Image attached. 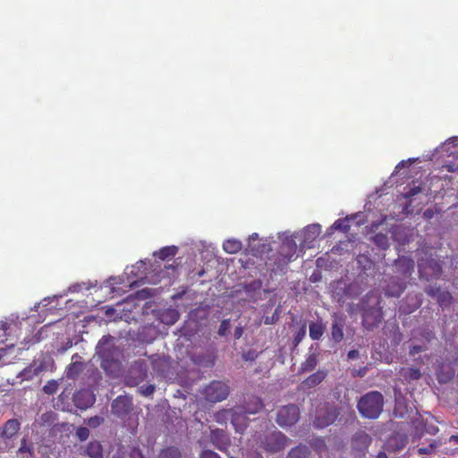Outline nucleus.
Listing matches in <instances>:
<instances>
[{
  "instance_id": "24",
  "label": "nucleus",
  "mask_w": 458,
  "mask_h": 458,
  "mask_svg": "<svg viewBox=\"0 0 458 458\" xmlns=\"http://www.w3.org/2000/svg\"><path fill=\"white\" fill-rule=\"evenodd\" d=\"M241 241L236 239H228L223 243V250L229 254L238 253L242 250Z\"/></svg>"
},
{
  "instance_id": "51",
  "label": "nucleus",
  "mask_w": 458,
  "mask_h": 458,
  "mask_svg": "<svg viewBox=\"0 0 458 458\" xmlns=\"http://www.w3.org/2000/svg\"><path fill=\"white\" fill-rule=\"evenodd\" d=\"M447 171L449 172H457L458 173V165H446Z\"/></svg>"
},
{
  "instance_id": "54",
  "label": "nucleus",
  "mask_w": 458,
  "mask_h": 458,
  "mask_svg": "<svg viewBox=\"0 0 458 458\" xmlns=\"http://www.w3.org/2000/svg\"><path fill=\"white\" fill-rule=\"evenodd\" d=\"M376 458H388L386 454L380 453Z\"/></svg>"
},
{
  "instance_id": "10",
  "label": "nucleus",
  "mask_w": 458,
  "mask_h": 458,
  "mask_svg": "<svg viewBox=\"0 0 458 458\" xmlns=\"http://www.w3.org/2000/svg\"><path fill=\"white\" fill-rule=\"evenodd\" d=\"M132 398L127 395L117 396L111 404L113 414L119 418L127 416L132 410Z\"/></svg>"
},
{
  "instance_id": "42",
  "label": "nucleus",
  "mask_w": 458,
  "mask_h": 458,
  "mask_svg": "<svg viewBox=\"0 0 458 458\" xmlns=\"http://www.w3.org/2000/svg\"><path fill=\"white\" fill-rule=\"evenodd\" d=\"M426 350V347L423 346V345H412L411 348H410V351H409V354L411 356H414L416 355L417 353H420L423 351Z\"/></svg>"
},
{
  "instance_id": "32",
  "label": "nucleus",
  "mask_w": 458,
  "mask_h": 458,
  "mask_svg": "<svg viewBox=\"0 0 458 458\" xmlns=\"http://www.w3.org/2000/svg\"><path fill=\"white\" fill-rule=\"evenodd\" d=\"M441 445L439 440H433L428 446L420 447L418 453L420 454H429Z\"/></svg>"
},
{
  "instance_id": "38",
  "label": "nucleus",
  "mask_w": 458,
  "mask_h": 458,
  "mask_svg": "<svg viewBox=\"0 0 458 458\" xmlns=\"http://www.w3.org/2000/svg\"><path fill=\"white\" fill-rule=\"evenodd\" d=\"M306 335V326L303 325L294 336V344L298 345Z\"/></svg>"
},
{
  "instance_id": "37",
  "label": "nucleus",
  "mask_w": 458,
  "mask_h": 458,
  "mask_svg": "<svg viewBox=\"0 0 458 458\" xmlns=\"http://www.w3.org/2000/svg\"><path fill=\"white\" fill-rule=\"evenodd\" d=\"M104 421V419L102 417H99V416H93V417H90L89 419H88V425L90 427V428H97L98 427L100 424H102Z\"/></svg>"
},
{
  "instance_id": "23",
  "label": "nucleus",
  "mask_w": 458,
  "mask_h": 458,
  "mask_svg": "<svg viewBox=\"0 0 458 458\" xmlns=\"http://www.w3.org/2000/svg\"><path fill=\"white\" fill-rule=\"evenodd\" d=\"M85 453L91 458H103V448L98 441L89 442Z\"/></svg>"
},
{
  "instance_id": "14",
  "label": "nucleus",
  "mask_w": 458,
  "mask_h": 458,
  "mask_svg": "<svg viewBox=\"0 0 458 458\" xmlns=\"http://www.w3.org/2000/svg\"><path fill=\"white\" fill-rule=\"evenodd\" d=\"M78 359H81L78 353L72 355V362L70 363L65 369V377L68 379L75 380L84 369V364L78 360Z\"/></svg>"
},
{
  "instance_id": "5",
  "label": "nucleus",
  "mask_w": 458,
  "mask_h": 458,
  "mask_svg": "<svg viewBox=\"0 0 458 458\" xmlns=\"http://www.w3.org/2000/svg\"><path fill=\"white\" fill-rule=\"evenodd\" d=\"M299 419V407L296 404H287L277 411L276 421L281 428H287L295 425Z\"/></svg>"
},
{
  "instance_id": "50",
  "label": "nucleus",
  "mask_w": 458,
  "mask_h": 458,
  "mask_svg": "<svg viewBox=\"0 0 458 458\" xmlns=\"http://www.w3.org/2000/svg\"><path fill=\"white\" fill-rule=\"evenodd\" d=\"M366 372H367V368L363 367V368L360 369L359 370H357L355 375L359 376V377H364L366 375Z\"/></svg>"
},
{
  "instance_id": "4",
  "label": "nucleus",
  "mask_w": 458,
  "mask_h": 458,
  "mask_svg": "<svg viewBox=\"0 0 458 458\" xmlns=\"http://www.w3.org/2000/svg\"><path fill=\"white\" fill-rule=\"evenodd\" d=\"M229 393L228 385L219 380H213L203 390L205 399L210 403H217L226 399Z\"/></svg>"
},
{
  "instance_id": "17",
  "label": "nucleus",
  "mask_w": 458,
  "mask_h": 458,
  "mask_svg": "<svg viewBox=\"0 0 458 458\" xmlns=\"http://www.w3.org/2000/svg\"><path fill=\"white\" fill-rule=\"evenodd\" d=\"M396 271L400 273L404 278L409 277L414 269V261L407 257L399 258L394 262Z\"/></svg>"
},
{
  "instance_id": "47",
  "label": "nucleus",
  "mask_w": 458,
  "mask_h": 458,
  "mask_svg": "<svg viewBox=\"0 0 458 458\" xmlns=\"http://www.w3.org/2000/svg\"><path fill=\"white\" fill-rule=\"evenodd\" d=\"M360 356V353L357 350H351L348 352L347 353V357L348 359L350 360H355V359H358Z\"/></svg>"
},
{
  "instance_id": "29",
  "label": "nucleus",
  "mask_w": 458,
  "mask_h": 458,
  "mask_svg": "<svg viewBox=\"0 0 458 458\" xmlns=\"http://www.w3.org/2000/svg\"><path fill=\"white\" fill-rule=\"evenodd\" d=\"M437 301L442 308H445L452 304L453 296L449 292L442 291L437 294Z\"/></svg>"
},
{
  "instance_id": "46",
  "label": "nucleus",
  "mask_w": 458,
  "mask_h": 458,
  "mask_svg": "<svg viewBox=\"0 0 458 458\" xmlns=\"http://www.w3.org/2000/svg\"><path fill=\"white\" fill-rule=\"evenodd\" d=\"M425 430L427 433H428L430 435H436L439 429H438L437 426H436V425H428V426H426Z\"/></svg>"
},
{
  "instance_id": "39",
  "label": "nucleus",
  "mask_w": 458,
  "mask_h": 458,
  "mask_svg": "<svg viewBox=\"0 0 458 458\" xmlns=\"http://www.w3.org/2000/svg\"><path fill=\"white\" fill-rule=\"evenodd\" d=\"M420 186H413L403 193L405 199H410L421 191Z\"/></svg>"
},
{
  "instance_id": "48",
  "label": "nucleus",
  "mask_w": 458,
  "mask_h": 458,
  "mask_svg": "<svg viewBox=\"0 0 458 458\" xmlns=\"http://www.w3.org/2000/svg\"><path fill=\"white\" fill-rule=\"evenodd\" d=\"M242 334H243V327L241 326L236 327V328L234 330V337L236 339H240L242 336Z\"/></svg>"
},
{
  "instance_id": "28",
  "label": "nucleus",
  "mask_w": 458,
  "mask_h": 458,
  "mask_svg": "<svg viewBox=\"0 0 458 458\" xmlns=\"http://www.w3.org/2000/svg\"><path fill=\"white\" fill-rule=\"evenodd\" d=\"M372 242L382 250H386L389 247V239L386 233H376L372 238Z\"/></svg>"
},
{
  "instance_id": "8",
  "label": "nucleus",
  "mask_w": 458,
  "mask_h": 458,
  "mask_svg": "<svg viewBox=\"0 0 458 458\" xmlns=\"http://www.w3.org/2000/svg\"><path fill=\"white\" fill-rule=\"evenodd\" d=\"M380 301H377V306L363 309L362 325L366 329L371 330L377 327L383 319V310L379 306Z\"/></svg>"
},
{
  "instance_id": "18",
  "label": "nucleus",
  "mask_w": 458,
  "mask_h": 458,
  "mask_svg": "<svg viewBox=\"0 0 458 458\" xmlns=\"http://www.w3.org/2000/svg\"><path fill=\"white\" fill-rule=\"evenodd\" d=\"M74 402L80 409H87L95 402V397L88 391L79 392L74 395Z\"/></svg>"
},
{
  "instance_id": "1",
  "label": "nucleus",
  "mask_w": 458,
  "mask_h": 458,
  "mask_svg": "<svg viewBox=\"0 0 458 458\" xmlns=\"http://www.w3.org/2000/svg\"><path fill=\"white\" fill-rule=\"evenodd\" d=\"M384 405V397L377 391H371L360 397L357 408L365 418L377 419L381 414Z\"/></svg>"
},
{
  "instance_id": "30",
  "label": "nucleus",
  "mask_w": 458,
  "mask_h": 458,
  "mask_svg": "<svg viewBox=\"0 0 458 458\" xmlns=\"http://www.w3.org/2000/svg\"><path fill=\"white\" fill-rule=\"evenodd\" d=\"M318 360L315 354H310L305 360L304 362L301 363V370L302 372H308L313 370L317 366Z\"/></svg>"
},
{
  "instance_id": "44",
  "label": "nucleus",
  "mask_w": 458,
  "mask_h": 458,
  "mask_svg": "<svg viewBox=\"0 0 458 458\" xmlns=\"http://www.w3.org/2000/svg\"><path fill=\"white\" fill-rule=\"evenodd\" d=\"M57 389V386L55 382L49 383L44 386V391L46 394H54Z\"/></svg>"
},
{
  "instance_id": "22",
  "label": "nucleus",
  "mask_w": 458,
  "mask_h": 458,
  "mask_svg": "<svg viewBox=\"0 0 458 458\" xmlns=\"http://www.w3.org/2000/svg\"><path fill=\"white\" fill-rule=\"evenodd\" d=\"M310 454V448L305 445H299L292 448L286 458H309Z\"/></svg>"
},
{
  "instance_id": "45",
  "label": "nucleus",
  "mask_w": 458,
  "mask_h": 458,
  "mask_svg": "<svg viewBox=\"0 0 458 458\" xmlns=\"http://www.w3.org/2000/svg\"><path fill=\"white\" fill-rule=\"evenodd\" d=\"M130 458H145L141 451L137 448H133L130 453Z\"/></svg>"
},
{
  "instance_id": "6",
  "label": "nucleus",
  "mask_w": 458,
  "mask_h": 458,
  "mask_svg": "<svg viewBox=\"0 0 458 458\" xmlns=\"http://www.w3.org/2000/svg\"><path fill=\"white\" fill-rule=\"evenodd\" d=\"M290 439L280 431H274L265 437L262 442L265 450L270 453H277L284 450Z\"/></svg>"
},
{
  "instance_id": "2",
  "label": "nucleus",
  "mask_w": 458,
  "mask_h": 458,
  "mask_svg": "<svg viewBox=\"0 0 458 458\" xmlns=\"http://www.w3.org/2000/svg\"><path fill=\"white\" fill-rule=\"evenodd\" d=\"M338 416L339 411L334 403H321L316 408L312 423L316 428H325L332 425Z\"/></svg>"
},
{
  "instance_id": "20",
  "label": "nucleus",
  "mask_w": 458,
  "mask_h": 458,
  "mask_svg": "<svg viewBox=\"0 0 458 458\" xmlns=\"http://www.w3.org/2000/svg\"><path fill=\"white\" fill-rule=\"evenodd\" d=\"M326 331V326L322 321H312L309 325L310 337L314 340H319Z\"/></svg>"
},
{
  "instance_id": "9",
  "label": "nucleus",
  "mask_w": 458,
  "mask_h": 458,
  "mask_svg": "<svg viewBox=\"0 0 458 458\" xmlns=\"http://www.w3.org/2000/svg\"><path fill=\"white\" fill-rule=\"evenodd\" d=\"M296 248V243L293 241H287L282 244L278 252V257L275 261L277 269L283 270L292 260H293Z\"/></svg>"
},
{
  "instance_id": "11",
  "label": "nucleus",
  "mask_w": 458,
  "mask_h": 458,
  "mask_svg": "<svg viewBox=\"0 0 458 458\" xmlns=\"http://www.w3.org/2000/svg\"><path fill=\"white\" fill-rule=\"evenodd\" d=\"M321 226L318 224H312L305 227L302 232V241L301 246L302 248H312L313 242L319 236Z\"/></svg>"
},
{
  "instance_id": "40",
  "label": "nucleus",
  "mask_w": 458,
  "mask_h": 458,
  "mask_svg": "<svg viewBox=\"0 0 458 458\" xmlns=\"http://www.w3.org/2000/svg\"><path fill=\"white\" fill-rule=\"evenodd\" d=\"M156 387L154 385H148L140 387V393L144 396H149L154 394Z\"/></svg>"
},
{
  "instance_id": "12",
  "label": "nucleus",
  "mask_w": 458,
  "mask_h": 458,
  "mask_svg": "<svg viewBox=\"0 0 458 458\" xmlns=\"http://www.w3.org/2000/svg\"><path fill=\"white\" fill-rule=\"evenodd\" d=\"M21 422L17 419H10L0 427V439L9 440L18 434Z\"/></svg>"
},
{
  "instance_id": "21",
  "label": "nucleus",
  "mask_w": 458,
  "mask_h": 458,
  "mask_svg": "<svg viewBox=\"0 0 458 458\" xmlns=\"http://www.w3.org/2000/svg\"><path fill=\"white\" fill-rule=\"evenodd\" d=\"M327 377V373L322 370H318L317 372L309 376L303 382L302 385L308 388L315 387L319 385Z\"/></svg>"
},
{
  "instance_id": "3",
  "label": "nucleus",
  "mask_w": 458,
  "mask_h": 458,
  "mask_svg": "<svg viewBox=\"0 0 458 458\" xmlns=\"http://www.w3.org/2000/svg\"><path fill=\"white\" fill-rule=\"evenodd\" d=\"M264 408V403L259 397L251 396L244 406L240 407V411L232 414V423L236 430H242L247 426L246 414H256Z\"/></svg>"
},
{
  "instance_id": "33",
  "label": "nucleus",
  "mask_w": 458,
  "mask_h": 458,
  "mask_svg": "<svg viewBox=\"0 0 458 458\" xmlns=\"http://www.w3.org/2000/svg\"><path fill=\"white\" fill-rule=\"evenodd\" d=\"M311 446L318 452L325 451L327 449L326 442L323 438L318 437L312 440L310 443Z\"/></svg>"
},
{
  "instance_id": "13",
  "label": "nucleus",
  "mask_w": 458,
  "mask_h": 458,
  "mask_svg": "<svg viewBox=\"0 0 458 458\" xmlns=\"http://www.w3.org/2000/svg\"><path fill=\"white\" fill-rule=\"evenodd\" d=\"M371 443L370 436L363 430H360L354 434L352 438V447L359 452L365 451Z\"/></svg>"
},
{
  "instance_id": "31",
  "label": "nucleus",
  "mask_w": 458,
  "mask_h": 458,
  "mask_svg": "<svg viewBox=\"0 0 458 458\" xmlns=\"http://www.w3.org/2000/svg\"><path fill=\"white\" fill-rule=\"evenodd\" d=\"M349 218H339L337 219L332 225V228L335 230H338L344 233H346L350 230Z\"/></svg>"
},
{
  "instance_id": "15",
  "label": "nucleus",
  "mask_w": 458,
  "mask_h": 458,
  "mask_svg": "<svg viewBox=\"0 0 458 458\" xmlns=\"http://www.w3.org/2000/svg\"><path fill=\"white\" fill-rule=\"evenodd\" d=\"M212 444L220 451L225 452L230 445V439L223 430H213L210 435Z\"/></svg>"
},
{
  "instance_id": "27",
  "label": "nucleus",
  "mask_w": 458,
  "mask_h": 458,
  "mask_svg": "<svg viewBox=\"0 0 458 458\" xmlns=\"http://www.w3.org/2000/svg\"><path fill=\"white\" fill-rule=\"evenodd\" d=\"M158 458H182V454L179 448L168 446L160 451Z\"/></svg>"
},
{
  "instance_id": "19",
  "label": "nucleus",
  "mask_w": 458,
  "mask_h": 458,
  "mask_svg": "<svg viewBox=\"0 0 458 458\" xmlns=\"http://www.w3.org/2000/svg\"><path fill=\"white\" fill-rule=\"evenodd\" d=\"M399 374L408 383L419 380L422 377L420 369L412 367L402 368Z\"/></svg>"
},
{
  "instance_id": "41",
  "label": "nucleus",
  "mask_w": 458,
  "mask_h": 458,
  "mask_svg": "<svg viewBox=\"0 0 458 458\" xmlns=\"http://www.w3.org/2000/svg\"><path fill=\"white\" fill-rule=\"evenodd\" d=\"M441 289L439 287H436V286H429L428 288L425 289V293L432 297V298H436L437 299V294H439V293H441Z\"/></svg>"
},
{
  "instance_id": "26",
  "label": "nucleus",
  "mask_w": 458,
  "mask_h": 458,
  "mask_svg": "<svg viewBox=\"0 0 458 458\" xmlns=\"http://www.w3.org/2000/svg\"><path fill=\"white\" fill-rule=\"evenodd\" d=\"M177 253V247L175 246H166L160 249L157 252H155L154 255L157 257L161 260H165L171 258H174Z\"/></svg>"
},
{
  "instance_id": "52",
  "label": "nucleus",
  "mask_w": 458,
  "mask_h": 458,
  "mask_svg": "<svg viewBox=\"0 0 458 458\" xmlns=\"http://www.w3.org/2000/svg\"><path fill=\"white\" fill-rule=\"evenodd\" d=\"M449 441L458 443V435H452L449 438Z\"/></svg>"
},
{
  "instance_id": "49",
  "label": "nucleus",
  "mask_w": 458,
  "mask_h": 458,
  "mask_svg": "<svg viewBox=\"0 0 458 458\" xmlns=\"http://www.w3.org/2000/svg\"><path fill=\"white\" fill-rule=\"evenodd\" d=\"M277 318H278V316H277V314H276V313H275V314L273 315V317H272V318H269L268 317H267V318H266V319H265V324H267V325H268V324H272V323H274L276 320H277Z\"/></svg>"
},
{
  "instance_id": "35",
  "label": "nucleus",
  "mask_w": 458,
  "mask_h": 458,
  "mask_svg": "<svg viewBox=\"0 0 458 458\" xmlns=\"http://www.w3.org/2000/svg\"><path fill=\"white\" fill-rule=\"evenodd\" d=\"M89 436V430L88 428L86 427H79L77 429H76V437L81 440V441H85L88 439Z\"/></svg>"
},
{
  "instance_id": "7",
  "label": "nucleus",
  "mask_w": 458,
  "mask_h": 458,
  "mask_svg": "<svg viewBox=\"0 0 458 458\" xmlns=\"http://www.w3.org/2000/svg\"><path fill=\"white\" fill-rule=\"evenodd\" d=\"M419 270L421 276H425L428 278L437 279L441 276L443 272L442 261L430 256L419 262Z\"/></svg>"
},
{
  "instance_id": "16",
  "label": "nucleus",
  "mask_w": 458,
  "mask_h": 458,
  "mask_svg": "<svg viewBox=\"0 0 458 458\" xmlns=\"http://www.w3.org/2000/svg\"><path fill=\"white\" fill-rule=\"evenodd\" d=\"M345 326L343 317L335 316L331 326V337L335 343H340L344 340V328Z\"/></svg>"
},
{
  "instance_id": "25",
  "label": "nucleus",
  "mask_w": 458,
  "mask_h": 458,
  "mask_svg": "<svg viewBox=\"0 0 458 458\" xmlns=\"http://www.w3.org/2000/svg\"><path fill=\"white\" fill-rule=\"evenodd\" d=\"M405 287L406 285L404 282L392 284H389L386 289V295L391 297H399L405 290Z\"/></svg>"
},
{
  "instance_id": "36",
  "label": "nucleus",
  "mask_w": 458,
  "mask_h": 458,
  "mask_svg": "<svg viewBox=\"0 0 458 458\" xmlns=\"http://www.w3.org/2000/svg\"><path fill=\"white\" fill-rule=\"evenodd\" d=\"M19 454L29 453L30 456H33L34 449L31 445H28L25 439H22L20 448L18 449Z\"/></svg>"
},
{
  "instance_id": "53",
  "label": "nucleus",
  "mask_w": 458,
  "mask_h": 458,
  "mask_svg": "<svg viewBox=\"0 0 458 458\" xmlns=\"http://www.w3.org/2000/svg\"><path fill=\"white\" fill-rule=\"evenodd\" d=\"M172 313H173V317H174V320H173V323H174V321L177 320L179 315L176 311H173Z\"/></svg>"
},
{
  "instance_id": "55",
  "label": "nucleus",
  "mask_w": 458,
  "mask_h": 458,
  "mask_svg": "<svg viewBox=\"0 0 458 458\" xmlns=\"http://www.w3.org/2000/svg\"><path fill=\"white\" fill-rule=\"evenodd\" d=\"M251 237H252L253 239H256V238L258 237V234H257V233H253V234L251 235Z\"/></svg>"
},
{
  "instance_id": "43",
  "label": "nucleus",
  "mask_w": 458,
  "mask_h": 458,
  "mask_svg": "<svg viewBox=\"0 0 458 458\" xmlns=\"http://www.w3.org/2000/svg\"><path fill=\"white\" fill-rule=\"evenodd\" d=\"M200 458H221L216 452L211 450H204L200 454Z\"/></svg>"
},
{
  "instance_id": "34",
  "label": "nucleus",
  "mask_w": 458,
  "mask_h": 458,
  "mask_svg": "<svg viewBox=\"0 0 458 458\" xmlns=\"http://www.w3.org/2000/svg\"><path fill=\"white\" fill-rule=\"evenodd\" d=\"M231 327L230 319H224L221 321L219 328H218V335L220 336H225L227 333L229 332V329Z\"/></svg>"
}]
</instances>
